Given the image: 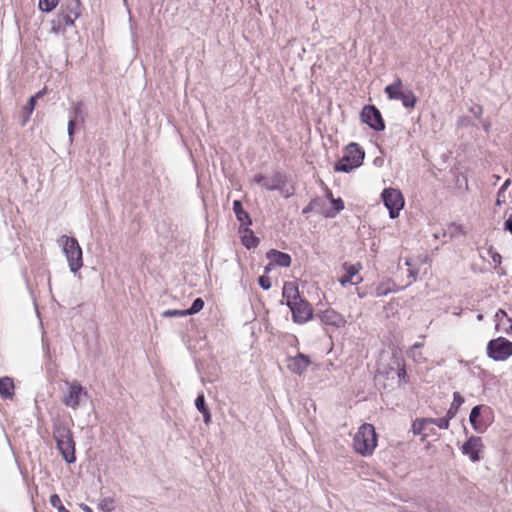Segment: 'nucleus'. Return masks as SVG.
<instances>
[{"instance_id":"1","label":"nucleus","mask_w":512,"mask_h":512,"mask_svg":"<svg viewBox=\"0 0 512 512\" xmlns=\"http://www.w3.org/2000/svg\"><path fill=\"white\" fill-rule=\"evenodd\" d=\"M282 295L295 323L304 324L313 318L311 305L300 296L298 286L295 283L285 282Z\"/></svg>"},{"instance_id":"2","label":"nucleus","mask_w":512,"mask_h":512,"mask_svg":"<svg viewBox=\"0 0 512 512\" xmlns=\"http://www.w3.org/2000/svg\"><path fill=\"white\" fill-rule=\"evenodd\" d=\"M81 15V3L79 0H67L61 5L58 13L51 21V32L64 34L66 28L73 26L75 20Z\"/></svg>"},{"instance_id":"3","label":"nucleus","mask_w":512,"mask_h":512,"mask_svg":"<svg viewBox=\"0 0 512 512\" xmlns=\"http://www.w3.org/2000/svg\"><path fill=\"white\" fill-rule=\"evenodd\" d=\"M377 446V434L372 424H362L353 438L354 450L362 456L372 455Z\"/></svg>"},{"instance_id":"4","label":"nucleus","mask_w":512,"mask_h":512,"mask_svg":"<svg viewBox=\"0 0 512 512\" xmlns=\"http://www.w3.org/2000/svg\"><path fill=\"white\" fill-rule=\"evenodd\" d=\"M364 157L365 152L361 146L352 142L346 146L344 155L335 163L334 169L338 172L349 173L362 165Z\"/></svg>"},{"instance_id":"5","label":"nucleus","mask_w":512,"mask_h":512,"mask_svg":"<svg viewBox=\"0 0 512 512\" xmlns=\"http://www.w3.org/2000/svg\"><path fill=\"white\" fill-rule=\"evenodd\" d=\"M59 241L63 245V252L67 258L70 271L76 274L83 266L82 249L77 239L63 235Z\"/></svg>"},{"instance_id":"6","label":"nucleus","mask_w":512,"mask_h":512,"mask_svg":"<svg viewBox=\"0 0 512 512\" xmlns=\"http://www.w3.org/2000/svg\"><path fill=\"white\" fill-rule=\"evenodd\" d=\"M381 198L384 206L389 211V217L391 219H396L405 204L401 191L394 188H385L382 191Z\"/></svg>"},{"instance_id":"7","label":"nucleus","mask_w":512,"mask_h":512,"mask_svg":"<svg viewBox=\"0 0 512 512\" xmlns=\"http://www.w3.org/2000/svg\"><path fill=\"white\" fill-rule=\"evenodd\" d=\"M487 355L495 361H505L512 355V342L504 337L492 339L487 345Z\"/></svg>"},{"instance_id":"8","label":"nucleus","mask_w":512,"mask_h":512,"mask_svg":"<svg viewBox=\"0 0 512 512\" xmlns=\"http://www.w3.org/2000/svg\"><path fill=\"white\" fill-rule=\"evenodd\" d=\"M361 121L375 131H383L385 122L380 110L374 105H365L361 111Z\"/></svg>"},{"instance_id":"9","label":"nucleus","mask_w":512,"mask_h":512,"mask_svg":"<svg viewBox=\"0 0 512 512\" xmlns=\"http://www.w3.org/2000/svg\"><path fill=\"white\" fill-rule=\"evenodd\" d=\"M82 397H88V392L80 382L75 380L70 383L68 391L63 398V403L75 410L79 407Z\"/></svg>"},{"instance_id":"10","label":"nucleus","mask_w":512,"mask_h":512,"mask_svg":"<svg viewBox=\"0 0 512 512\" xmlns=\"http://www.w3.org/2000/svg\"><path fill=\"white\" fill-rule=\"evenodd\" d=\"M253 182L268 191H277L281 185L287 183V177L279 171H276L271 177L259 173L254 176Z\"/></svg>"},{"instance_id":"11","label":"nucleus","mask_w":512,"mask_h":512,"mask_svg":"<svg viewBox=\"0 0 512 512\" xmlns=\"http://www.w3.org/2000/svg\"><path fill=\"white\" fill-rule=\"evenodd\" d=\"M483 447L482 439L478 436H471L468 440L462 445V453L464 455H468L472 462H477L480 460V451Z\"/></svg>"},{"instance_id":"12","label":"nucleus","mask_w":512,"mask_h":512,"mask_svg":"<svg viewBox=\"0 0 512 512\" xmlns=\"http://www.w3.org/2000/svg\"><path fill=\"white\" fill-rule=\"evenodd\" d=\"M56 446L65 462L72 464L76 461L75 441L73 436L56 441Z\"/></svg>"},{"instance_id":"13","label":"nucleus","mask_w":512,"mask_h":512,"mask_svg":"<svg viewBox=\"0 0 512 512\" xmlns=\"http://www.w3.org/2000/svg\"><path fill=\"white\" fill-rule=\"evenodd\" d=\"M316 317L319 318L322 323L336 328L343 327L346 323L344 317L331 308L320 311L316 314Z\"/></svg>"},{"instance_id":"14","label":"nucleus","mask_w":512,"mask_h":512,"mask_svg":"<svg viewBox=\"0 0 512 512\" xmlns=\"http://www.w3.org/2000/svg\"><path fill=\"white\" fill-rule=\"evenodd\" d=\"M310 364L311 360L308 355L298 353L296 356L288 358L287 367L292 373L302 375Z\"/></svg>"},{"instance_id":"15","label":"nucleus","mask_w":512,"mask_h":512,"mask_svg":"<svg viewBox=\"0 0 512 512\" xmlns=\"http://www.w3.org/2000/svg\"><path fill=\"white\" fill-rule=\"evenodd\" d=\"M266 258L270 261V265H276L279 267H289L291 265L292 259L288 253L270 249L266 252Z\"/></svg>"},{"instance_id":"16","label":"nucleus","mask_w":512,"mask_h":512,"mask_svg":"<svg viewBox=\"0 0 512 512\" xmlns=\"http://www.w3.org/2000/svg\"><path fill=\"white\" fill-rule=\"evenodd\" d=\"M497 332L510 334L512 332V318L508 317L503 309H498L494 316Z\"/></svg>"},{"instance_id":"17","label":"nucleus","mask_w":512,"mask_h":512,"mask_svg":"<svg viewBox=\"0 0 512 512\" xmlns=\"http://www.w3.org/2000/svg\"><path fill=\"white\" fill-rule=\"evenodd\" d=\"M482 411L484 412H490V408L484 405H476L472 408L470 415H469V422L471 426L474 428V430L478 432H482L483 429H485V425L479 421L480 416L482 415Z\"/></svg>"},{"instance_id":"18","label":"nucleus","mask_w":512,"mask_h":512,"mask_svg":"<svg viewBox=\"0 0 512 512\" xmlns=\"http://www.w3.org/2000/svg\"><path fill=\"white\" fill-rule=\"evenodd\" d=\"M239 233L241 234V242L247 249L256 248L259 245L260 239L255 236L250 226L239 227Z\"/></svg>"},{"instance_id":"19","label":"nucleus","mask_w":512,"mask_h":512,"mask_svg":"<svg viewBox=\"0 0 512 512\" xmlns=\"http://www.w3.org/2000/svg\"><path fill=\"white\" fill-rule=\"evenodd\" d=\"M71 436H73V433L66 422L59 419L53 421V438L55 442Z\"/></svg>"},{"instance_id":"20","label":"nucleus","mask_w":512,"mask_h":512,"mask_svg":"<svg viewBox=\"0 0 512 512\" xmlns=\"http://www.w3.org/2000/svg\"><path fill=\"white\" fill-rule=\"evenodd\" d=\"M233 211L236 219L240 222L239 227H246L252 225V219L247 211L244 210L240 200L233 201Z\"/></svg>"},{"instance_id":"21","label":"nucleus","mask_w":512,"mask_h":512,"mask_svg":"<svg viewBox=\"0 0 512 512\" xmlns=\"http://www.w3.org/2000/svg\"><path fill=\"white\" fill-rule=\"evenodd\" d=\"M15 395V385L13 379L4 376L0 378V397L2 399H12Z\"/></svg>"},{"instance_id":"22","label":"nucleus","mask_w":512,"mask_h":512,"mask_svg":"<svg viewBox=\"0 0 512 512\" xmlns=\"http://www.w3.org/2000/svg\"><path fill=\"white\" fill-rule=\"evenodd\" d=\"M343 268L346 273L339 279L340 284L345 287L347 284H357L358 282H353V278L358 274L359 270L355 265L344 263Z\"/></svg>"},{"instance_id":"23","label":"nucleus","mask_w":512,"mask_h":512,"mask_svg":"<svg viewBox=\"0 0 512 512\" xmlns=\"http://www.w3.org/2000/svg\"><path fill=\"white\" fill-rule=\"evenodd\" d=\"M402 80L400 77H396L394 82L385 87L384 91L387 97L391 100H398L402 96Z\"/></svg>"},{"instance_id":"24","label":"nucleus","mask_w":512,"mask_h":512,"mask_svg":"<svg viewBox=\"0 0 512 512\" xmlns=\"http://www.w3.org/2000/svg\"><path fill=\"white\" fill-rule=\"evenodd\" d=\"M464 402V397L459 392H454L453 401L447 411L448 418H454L457 415L459 408Z\"/></svg>"},{"instance_id":"25","label":"nucleus","mask_w":512,"mask_h":512,"mask_svg":"<svg viewBox=\"0 0 512 512\" xmlns=\"http://www.w3.org/2000/svg\"><path fill=\"white\" fill-rule=\"evenodd\" d=\"M69 119L75 120L76 122L83 124L85 122V113L83 111V103L77 102L73 105L69 112Z\"/></svg>"},{"instance_id":"26","label":"nucleus","mask_w":512,"mask_h":512,"mask_svg":"<svg viewBox=\"0 0 512 512\" xmlns=\"http://www.w3.org/2000/svg\"><path fill=\"white\" fill-rule=\"evenodd\" d=\"M36 106V97H30L26 105L23 107L22 110V125H25L32 115L34 109Z\"/></svg>"},{"instance_id":"27","label":"nucleus","mask_w":512,"mask_h":512,"mask_svg":"<svg viewBox=\"0 0 512 512\" xmlns=\"http://www.w3.org/2000/svg\"><path fill=\"white\" fill-rule=\"evenodd\" d=\"M98 508L103 512H113L116 509V503L113 497L102 498L98 503Z\"/></svg>"},{"instance_id":"28","label":"nucleus","mask_w":512,"mask_h":512,"mask_svg":"<svg viewBox=\"0 0 512 512\" xmlns=\"http://www.w3.org/2000/svg\"><path fill=\"white\" fill-rule=\"evenodd\" d=\"M398 100H401L405 108H414L417 103V97L412 91L408 93H402V96Z\"/></svg>"},{"instance_id":"29","label":"nucleus","mask_w":512,"mask_h":512,"mask_svg":"<svg viewBox=\"0 0 512 512\" xmlns=\"http://www.w3.org/2000/svg\"><path fill=\"white\" fill-rule=\"evenodd\" d=\"M331 204L334 209V212H328L326 217L333 218L337 213L341 212L344 209V201L341 198H331Z\"/></svg>"},{"instance_id":"30","label":"nucleus","mask_w":512,"mask_h":512,"mask_svg":"<svg viewBox=\"0 0 512 512\" xmlns=\"http://www.w3.org/2000/svg\"><path fill=\"white\" fill-rule=\"evenodd\" d=\"M511 185V179L508 178L504 181V183L501 185L497 192V199H496V205L501 206L505 199V191L509 188Z\"/></svg>"},{"instance_id":"31","label":"nucleus","mask_w":512,"mask_h":512,"mask_svg":"<svg viewBox=\"0 0 512 512\" xmlns=\"http://www.w3.org/2000/svg\"><path fill=\"white\" fill-rule=\"evenodd\" d=\"M203 307H204V300L200 297L196 298L192 302V305L188 309H185L187 316L194 315V314L200 312L203 309Z\"/></svg>"},{"instance_id":"32","label":"nucleus","mask_w":512,"mask_h":512,"mask_svg":"<svg viewBox=\"0 0 512 512\" xmlns=\"http://www.w3.org/2000/svg\"><path fill=\"white\" fill-rule=\"evenodd\" d=\"M59 0H39V9L43 12H51L58 5Z\"/></svg>"},{"instance_id":"33","label":"nucleus","mask_w":512,"mask_h":512,"mask_svg":"<svg viewBox=\"0 0 512 512\" xmlns=\"http://www.w3.org/2000/svg\"><path fill=\"white\" fill-rule=\"evenodd\" d=\"M392 292L389 283H380L376 286L373 295L375 297H383Z\"/></svg>"},{"instance_id":"34","label":"nucleus","mask_w":512,"mask_h":512,"mask_svg":"<svg viewBox=\"0 0 512 512\" xmlns=\"http://www.w3.org/2000/svg\"><path fill=\"white\" fill-rule=\"evenodd\" d=\"M452 418H448L446 415L442 418H428L429 423L436 425L440 429H448L450 425V420Z\"/></svg>"},{"instance_id":"35","label":"nucleus","mask_w":512,"mask_h":512,"mask_svg":"<svg viewBox=\"0 0 512 512\" xmlns=\"http://www.w3.org/2000/svg\"><path fill=\"white\" fill-rule=\"evenodd\" d=\"M49 502L53 508L57 509L58 512H70L63 506L58 494H52L50 496Z\"/></svg>"},{"instance_id":"36","label":"nucleus","mask_w":512,"mask_h":512,"mask_svg":"<svg viewBox=\"0 0 512 512\" xmlns=\"http://www.w3.org/2000/svg\"><path fill=\"white\" fill-rule=\"evenodd\" d=\"M395 362H396L397 367H398L397 376L399 378V381L403 382V383H407L408 382V375H407V372H406L405 364L402 361H400L399 359H397Z\"/></svg>"},{"instance_id":"37","label":"nucleus","mask_w":512,"mask_h":512,"mask_svg":"<svg viewBox=\"0 0 512 512\" xmlns=\"http://www.w3.org/2000/svg\"><path fill=\"white\" fill-rule=\"evenodd\" d=\"M195 407H196V409L200 413L201 412H205L208 409V407L206 405L205 396H204L203 392L198 394V396L196 397V399H195Z\"/></svg>"},{"instance_id":"38","label":"nucleus","mask_w":512,"mask_h":512,"mask_svg":"<svg viewBox=\"0 0 512 512\" xmlns=\"http://www.w3.org/2000/svg\"><path fill=\"white\" fill-rule=\"evenodd\" d=\"M427 423H429L428 418L416 420L412 425L413 433L415 435L421 434Z\"/></svg>"},{"instance_id":"39","label":"nucleus","mask_w":512,"mask_h":512,"mask_svg":"<svg viewBox=\"0 0 512 512\" xmlns=\"http://www.w3.org/2000/svg\"><path fill=\"white\" fill-rule=\"evenodd\" d=\"M163 317H185L187 316L186 310L168 309L162 313Z\"/></svg>"},{"instance_id":"40","label":"nucleus","mask_w":512,"mask_h":512,"mask_svg":"<svg viewBox=\"0 0 512 512\" xmlns=\"http://www.w3.org/2000/svg\"><path fill=\"white\" fill-rule=\"evenodd\" d=\"M319 203H320L319 198L316 197V198L311 199V201L303 208L302 214L306 215V214L314 211Z\"/></svg>"},{"instance_id":"41","label":"nucleus","mask_w":512,"mask_h":512,"mask_svg":"<svg viewBox=\"0 0 512 512\" xmlns=\"http://www.w3.org/2000/svg\"><path fill=\"white\" fill-rule=\"evenodd\" d=\"M284 198H290L295 193V188L293 186L287 187L286 184L281 185L279 189H277Z\"/></svg>"},{"instance_id":"42","label":"nucleus","mask_w":512,"mask_h":512,"mask_svg":"<svg viewBox=\"0 0 512 512\" xmlns=\"http://www.w3.org/2000/svg\"><path fill=\"white\" fill-rule=\"evenodd\" d=\"M407 355H408V357L412 358L417 363H423L425 360L422 353L418 350L415 351L414 349H409L407 351Z\"/></svg>"},{"instance_id":"43","label":"nucleus","mask_w":512,"mask_h":512,"mask_svg":"<svg viewBox=\"0 0 512 512\" xmlns=\"http://www.w3.org/2000/svg\"><path fill=\"white\" fill-rule=\"evenodd\" d=\"M488 255L496 265H500L502 262V256L493 248L488 249Z\"/></svg>"},{"instance_id":"44","label":"nucleus","mask_w":512,"mask_h":512,"mask_svg":"<svg viewBox=\"0 0 512 512\" xmlns=\"http://www.w3.org/2000/svg\"><path fill=\"white\" fill-rule=\"evenodd\" d=\"M258 283L263 290H269L271 288V280L268 276H260L258 279Z\"/></svg>"},{"instance_id":"45","label":"nucleus","mask_w":512,"mask_h":512,"mask_svg":"<svg viewBox=\"0 0 512 512\" xmlns=\"http://www.w3.org/2000/svg\"><path fill=\"white\" fill-rule=\"evenodd\" d=\"M469 111H470V113H472L474 115L475 118L480 119L483 114V107L479 104H476V105L472 106L469 109Z\"/></svg>"},{"instance_id":"46","label":"nucleus","mask_w":512,"mask_h":512,"mask_svg":"<svg viewBox=\"0 0 512 512\" xmlns=\"http://www.w3.org/2000/svg\"><path fill=\"white\" fill-rule=\"evenodd\" d=\"M77 123L78 122H76L75 120H70L69 119L68 127H67V132H68V136H69L70 142L73 141V137H74V133H75V125Z\"/></svg>"},{"instance_id":"47","label":"nucleus","mask_w":512,"mask_h":512,"mask_svg":"<svg viewBox=\"0 0 512 512\" xmlns=\"http://www.w3.org/2000/svg\"><path fill=\"white\" fill-rule=\"evenodd\" d=\"M202 416H203V421L206 425L210 424L211 422V413H210V410L207 409L205 412H201Z\"/></svg>"},{"instance_id":"48","label":"nucleus","mask_w":512,"mask_h":512,"mask_svg":"<svg viewBox=\"0 0 512 512\" xmlns=\"http://www.w3.org/2000/svg\"><path fill=\"white\" fill-rule=\"evenodd\" d=\"M480 124H481V126H482V128L484 129L485 132H489L490 127H491L490 121L480 120Z\"/></svg>"},{"instance_id":"49","label":"nucleus","mask_w":512,"mask_h":512,"mask_svg":"<svg viewBox=\"0 0 512 512\" xmlns=\"http://www.w3.org/2000/svg\"><path fill=\"white\" fill-rule=\"evenodd\" d=\"M46 93V90L45 89H42L40 91H38L35 95H33L32 97H36V100L41 98L42 96H44Z\"/></svg>"},{"instance_id":"50","label":"nucleus","mask_w":512,"mask_h":512,"mask_svg":"<svg viewBox=\"0 0 512 512\" xmlns=\"http://www.w3.org/2000/svg\"><path fill=\"white\" fill-rule=\"evenodd\" d=\"M422 346H423V343L417 342V343L413 344L410 347V349H414L416 351V350H419Z\"/></svg>"},{"instance_id":"51","label":"nucleus","mask_w":512,"mask_h":512,"mask_svg":"<svg viewBox=\"0 0 512 512\" xmlns=\"http://www.w3.org/2000/svg\"><path fill=\"white\" fill-rule=\"evenodd\" d=\"M81 508L83 509L84 512H93L92 509L86 504H82Z\"/></svg>"},{"instance_id":"52","label":"nucleus","mask_w":512,"mask_h":512,"mask_svg":"<svg viewBox=\"0 0 512 512\" xmlns=\"http://www.w3.org/2000/svg\"><path fill=\"white\" fill-rule=\"evenodd\" d=\"M275 265H270V262L268 263V265L265 266L264 268V271L266 273L270 272L272 270V268L274 267Z\"/></svg>"},{"instance_id":"53","label":"nucleus","mask_w":512,"mask_h":512,"mask_svg":"<svg viewBox=\"0 0 512 512\" xmlns=\"http://www.w3.org/2000/svg\"><path fill=\"white\" fill-rule=\"evenodd\" d=\"M327 197H328L330 200H331V198H333V196H332V192H331L329 189H327Z\"/></svg>"},{"instance_id":"54","label":"nucleus","mask_w":512,"mask_h":512,"mask_svg":"<svg viewBox=\"0 0 512 512\" xmlns=\"http://www.w3.org/2000/svg\"><path fill=\"white\" fill-rule=\"evenodd\" d=\"M483 318H484V317H483V314H478V315H477V317H476V319H477L478 321H482V320H483Z\"/></svg>"},{"instance_id":"55","label":"nucleus","mask_w":512,"mask_h":512,"mask_svg":"<svg viewBox=\"0 0 512 512\" xmlns=\"http://www.w3.org/2000/svg\"><path fill=\"white\" fill-rule=\"evenodd\" d=\"M273 512H276V511H273Z\"/></svg>"}]
</instances>
